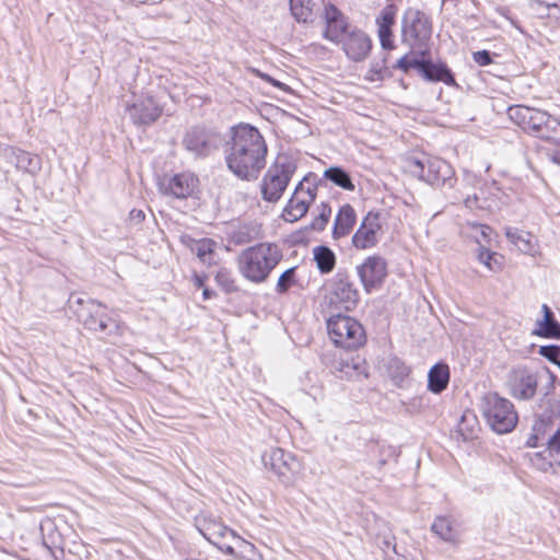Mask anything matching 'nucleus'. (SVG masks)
Instances as JSON below:
<instances>
[{
    "label": "nucleus",
    "instance_id": "obj_1",
    "mask_svg": "<svg viewBox=\"0 0 560 560\" xmlns=\"http://www.w3.org/2000/svg\"><path fill=\"white\" fill-rule=\"evenodd\" d=\"M267 145L259 130L248 124L231 128V147L226 154L230 171L241 179H255L265 167Z\"/></svg>",
    "mask_w": 560,
    "mask_h": 560
},
{
    "label": "nucleus",
    "instance_id": "obj_2",
    "mask_svg": "<svg viewBox=\"0 0 560 560\" xmlns=\"http://www.w3.org/2000/svg\"><path fill=\"white\" fill-rule=\"evenodd\" d=\"M283 257L275 243H259L243 249L237 257L240 273L249 282L262 283Z\"/></svg>",
    "mask_w": 560,
    "mask_h": 560
},
{
    "label": "nucleus",
    "instance_id": "obj_3",
    "mask_svg": "<svg viewBox=\"0 0 560 560\" xmlns=\"http://www.w3.org/2000/svg\"><path fill=\"white\" fill-rule=\"evenodd\" d=\"M510 119L524 131L541 140L560 143V120L549 113L524 105L508 109Z\"/></svg>",
    "mask_w": 560,
    "mask_h": 560
},
{
    "label": "nucleus",
    "instance_id": "obj_4",
    "mask_svg": "<svg viewBox=\"0 0 560 560\" xmlns=\"http://www.w3.org/2000/svg\"><path fill=\"white\" fill-rule=\"evenodd\" d=\"M431 37V19L418 9L406 10L401 19V43L410 48V54L427 57Z\"/></svg>",
    "mask_w": 560,
    "mask_h": 560
},
{
    "label": "nucleus",
    "instance_id": "obj_5",
    "mask_svg": "<svg viewBox=\"0 0 560 560\" xmlns=\"http://www.w3.org/2000/svg\"><path fill=\"white\" fill-rule=\"evenodd\" d=\"M70 308L78 320L89 330L95 332H113L118 329L116 322L106 313V306L102 303L81 296L71 295Z\"/></svg>",
    "mask_w": 560,
    "mask_h": 560
},
{
    "label": "nucleus",
    "instance_id": "obj_6",
    "mask_svg": "<svg viewBox=\"0 0 560 560\" xmlns=\"http://www.w3.org/2000/svg\"><path fill=\"white\" fill-rule=\"evenodd\" d=\"M482 412L487 423L499 434L511 432L518 420L514 405L497 393L483 397Z\"/></svg>",
    "mask_w": 560,
    "mask_h": 560
},
{
    "label": "nucleus",
    "instance_id": "obj_7",
    "mask_svg": "<svg viewBox=\"0 0 560 560\" xmlns=\"http://www.w3.org/2000/svg\"><path fill=\"white\" fill-rule=\"evenodd\" d=\"M410 172L431 186L452 188L455 184V172L451 164L435 156H423L409 161Z\"/></svg>",
    "mask_w": 560,
    "mask_h": 560
},
{
    "label": "nucleus",
    "instance_id": "obj_8",
    "mask_svg": "<svg viewBox=\"0 0 560 560\" xmlns=\"http://www.w3.org/2000/svg\"><path fill=\"white\" fill-rule=\"evenodd\" d=\"M296 171V163L289 156L281 155L267 170L262 183V198L269 202L278 201Z\"/></svg>",
    "mask_w": 560,
    "mask_h": 560
},
{
    "label": "nucleus",
    "instance_id": "obj_9",
    "mask_svg": "<svg viewBox=\"0 0 560 560\" xmlns=\"http://www.w3.org/2000/svg\"><path fill=\"white\" fill-rule=\"evenodd\" d=\"M327 330L330 339L337 347L348 350L357 349L365 341V332L362 325L350 316L337 314L329 317Z\"/></svg>",
    "mask_w": 560,
    "mask_h": 560
},
{
    "label": "nucleus",
    "instance_id": "obj_10",
    "mask_svg": "<svg viewBox=\"0 0 560 560\" xmlns=\"http://www.w3.org/2000/svg\"><path fill=\"white\" fill-rule=\"evenodd\" d=\"M262 464L278 477L284 486H293L301 470L298 458L280 447H273L262 454Z\"/></svg>",
    "mask_w": 560,
    "mask_h": 560
},
{
    "label": "nucleus",
    "instance_id": "obj_11",
    "mask_svg": "<svg viewBox=\"0 0 560 560\" xmlns=\"http://www.w3.org/2000/svg\"><path fill=\"white\" fill-rule=\"evenodd\" d=\"M325 301L336 311L349 312L358 305L359 292L348 275L338 272L328 285Z\"/></svg>",
    "mask_w": 560,
    "mask_h": 560
},
{
    "label": "nucleus",
    "instance_id": "obj_12",
    "mask_svg": "<svg viewBox=\"0 0 560 560\" xmlns=\"http://www.w3.org/2000/svg\"><path fill=\"white\" fill-rule=\"evenodd\" d=\"M195 526L209 542L221 551L234 532L208 513L198 514L195 517Z\"/></svg>",
    "mask_w": 560,
    "mask_h": 560
},
{
    "label": "nucleus",
    "instance_id": "obj_13",
    "mask_svg": "<svg viewBox=\"0 0 560 560\" xmlns=\"http://www.w3.org/2000/svg\"><path fill=\"white\" fill-rule=\"evenodd\" d=\"M199 179L191 172H183L165 178L160 183V190L167 196L186 199L198 190Z\"/></svg>",
    "mask_w": 560,
    "mask_h": 560
},
{
    "label": "nucleus",
    "instance_id": "obj_14",
    "mask_svg": "<svg viewBox=\"0 0 560 560\" xmlns=\"http://www.w3.org/2000/svg\"><path fill=\"white\" fill-rule=\"evenodd\" d=\"M338 45H341L346 56L354 62L364 60L372 49L370 36L357 26L348 31Z\"/></svg>",
    "mask_w": 560,
    "mask_h": 560
},
{
    "label": "nucleus",
    "instance_id": "obj_15",
    "mask_svg": "<svg viewBox=\"0 0 560 560\" xmlns=\"http://www.w3.org/2000/svg\"><path fill=\"white\" fill-rule=\"evenodd\" d=\"M323 19L326 24L324 37L335 44H339L348 31L354 27L349 24L347 16L334 4L324 7Z\"/></svg>",
    "mask_w": 560,
    "mask_h": 560
},
{
    "label": "nucleus",
    "instance_id": "obj_16",
    "mask_svg": "<svg viewBox=\"0 0 560 560\" xmlns=\"http://www.w3.org/2000/svg\"><path fill=\"white\" fill-rule=\"evenodd\" d=\"M358 276L366 292L381 285L387 275L386 260L377 255L368 257L363 264L357 267Z\"/></svg>",
    "mask_w": 560,
    "mask_h": 560
},
{
    "label": "nucleus",
    "instance_id": "obj_17",
    "mask_svg": "<svg viewBox=\"0 0 560 560\" xmlns=\"http://www.w3.org/2000/svg\"><path fill=\"white\" fill-rule=\"evenodd\" d=\"M315 196V188H305L303 182H300L282 212L283 220L295 222L304 217Z\"/></svg>",
    "mask_w": 560,
    "mask_h": 560
},
{
    "label": "nucleus",
    "instance_id": "obj_18",
    "mask_svg": "<svg viewBox=\"0 0 560 560\" xmlns=\"http://www.w3.org/2000/svg\"><path fill=\"white\" fill-rule=\"evenodd\" d=\"M538 381L527 370H514L508 381L509 394L515 399L529 400L537 390Z\"/></svg>",
    "mask_w": 560,
    "mask_h": 560
},
{
    "label": "nucleus",
    "instance_id": "obj_19",
    "mask_svg": "<svg viewBox=\"0 0 560 560\" xmlns=\"http://www.w3.org/2000/svg\"><path fill=\"white\" fill-rule=\"evenodd\" d=\"M182 143L185 150L195 158H206L215 149L212 133L199 127L189 129L185 133Z\"/></svg>",
    "mask_w": 560,
    "mask_h": 560
},
{
    "label": "nucleus",
    "instance_id": "obj_20",
    "mask_svg": "<svg viewBox=\"0 0 560 560\" xmlns=\"http://www.w3.org/2000/svg\"><path fill=\"white\" fill-rule=\"evenodd\" d=\"M381 230L378 214L369 212L362 220L359 229L352 236V244L358 249H366L378 242L377 233Z\"/></svg>",
    "mask_w": 560,
    "mask_h": 560
},
{
    "label": "nucleus",
    "instance_id": "obj_21",
    "mask_svg": "<svg viewBox=\"0 0 560 560\" xmlns=\"http://www.w3.org/2000/svg\"><path fill=\"white\" fill-rule=\"evenodd\" d=\"M397 11L398 9L394 3H387L375 19L381 47L385 50H393L395 48L393 26L396 23Z\"/></svg>",
    "mask_w": 560,
    "mask_h": 560
},
{
    "label": "nucleus",
    "instance_id": "obj_22",
    "mask_svg": "<svg viewBox=\"0 0 560 560\" xmlns=\"http://www.w3.org/2000/svg\"><path fill=\"white\" fill-rule=\"evenodd\" d=\"M127 110L136 125H151L159 119L162 114L161 107L152 97L138 100L127 107Z\"/></svg>",
    "mask_w": 560,
    "mask_h": 560
},
{
    "label": "nucleus",
    "instance_id": "obj_23",
    "mask_svg": "<svg viewBox=\"0 0 560 560\" xmlns=\"http://www.w3.org/2000/svg\"><path fill=\"white\" fill-rule=\"evenodd\" d=\"M222 552L240 560H262V556L257 548L252 542L236 535L235 532H233L228 542L223 546Z\"/></svg>",
    "mask_w": 560,
    "mask_h": 560
},
{
    "label": "nucleus",
    "instance_id": "obj_24",
    "mask_svg": "<svg viewBox=\"0 0 560 560\" xmlns=\"http://www.w3.org/2000/svg\"><path fill=\"white\" fill-rule=\"evenodd\" d=\"M4 154L19 170L36 173L40 168L39 158L21 149L8 148L4 150Z\"/></svg>",
    "mask_w": 560,
    "mask_h": 560
},
{
    "label": "nucleus",
    "instance_id": "obj_25",
    "mask_svg": "<svg viewBox=\"0 0 560 560\" xmlns=\"http://www.w3.org/2000/svg\"><path fill=\"white\" fill-rule=\"evenodd\" d=\"M505 235L522 253L532 256L537 253V240L532 233L514 228H506Z\"/></svg>",
    "mask_w": 560,
    "mask_h": 560
},
{
    "label": "nucleus",
    "instance_id": "obj_26",
    "mask_svg": "<svg viewBox=\"0 0 560 560\" xmlns=\"http://www.w3.org/2000/svg\"><path fill=\"white\" fill-rule=\"evenodd\" d=\"M355 211L350 205H343L335 220L332 235L334 238H340L350 233L355 224Z\"/></svg>",
    "mask_w": 560,
    "mask_h": 560
},
{
    "label": "nucleus",
    "instance_id": "obj_27",
    "mask_svg": "<svg viewBox=\"0 0 560 560\" xmlns=\"http://www.w3.org/2000/svg\"><path fill=\"white\" fill-rule=\"evenodd\" d=\"M541 311L544 318L537 320L538 328L534 334L544 338L560 339V324L555 319L552 311L547 304H542Z\"/></svg>",
    "mask_w": 560,
    "mask_h": 560
},
{
    "label": "nucleus",
    "instance_id": "obj_28",
    "mask_svg": "<svg viewBox=\"0 0 560 560\" xmlns=\"http://www.w3.org/2000/svg\"><path fill=\"white\" fill-rule=\"evenodd\" d=\"M450 370L444 363L434 364L428 373V389L434 394L442 393L448 385Z\"/></svg>",
    "mask_w": 560,
    "mask_h": 560
},
{
    "label": "nucleus",
    "instance_id": "obj_29",
    "mask_svg": "<svg viewBox=\"0 0 560 560\" xmlns=\"http://www.w3.org/2000/svg\"><path fill=\"white\" fill-rule=\"evenodd\" d=\"M421 73L429 81H441L447 85L455 84L451 70L444 63H434L427 59Z\"/></svg>",
    "mask_w": 560,
    "mask_h": 560
},
{
    "label": "nucleus",
    "instance_id": "obj_30",
    "mask_svg": "<svg viewBox=\"0 0 560 560\" xmlns=\"http://www.w3.org/2000/svg\"><path fill=\"white\" fill-rule=\"evenodd\" d=\"M431 530L439 538L446 542L457 544L458 542V532L453 526V522L450 517L446 516H438L431 525Z\"/></svg>",
    "mask_w": 560,
    "mask_h": 560
},
{
    "label": "nucleus",
    "instance_id": "obj_31",
    "mask_svg": "<svg viewBox=\"0 0 560 560\" xmlns=\"http://www.w3.org/2000/svg\"><path fill=\"white\" fill-rule=\"evenodd\" d=\"M314 260L320 273H329L336 265V255L327 246H316L313 249Z\"/></svg>",
    "mask_w": 560,
    "mask_h": 560
},
{
    "label": "nucleus",
    "instance_id": "obj_32",
    "mask_svg": "<svg viewBox=\"0 0 560 560\" xmlns=\"http://www.w3.org/2000/svg\"><path fill=\"white\" fill-rule=\"evenodd\" d=\"M290 9L298 22L308 23L313 21L314 3L312 0H290Z\"/></svg>",
    "mask_w": 560,
    "mask_h": 560
},
{
    "label": "nucleus",
    "instance_id": "obj_33",
    "mask_svg": "<svg viewBox=\"0 0 560 560\" xmlns=\"http://www.w3.org/2000/svg\"><path fill=\"white\" fill-rule=\"evenodd\" d=\"M324 176L326 179L332 182L335 185L346 190H354V185L352 184L349 174L341 167H329L325 171Z\"/></svg>",
    "mask_w": 560,
    "mask_h": 560
},
{
    "label": "nucleus",
    "instance_id": "obj_34",
    "mask_svg": "<svg viewBox=\"0 0 560 560\" xmlns=\"http://www.w3.org/2000/svg\"><path fill=\"white\" fill-rule=\"evenodd\" d=\"M469 236L472 237L480 246L490 243L492 229L489 225L480 223H471L468 225Z\"/></svg>",
    "mask_w": 560,
    "mask_h": 560
},
{
    "label": "nucleus",
    "instance_id": "obj_35",
    "mask_svg": "<svg viewBox=\"0 0 560 560\" xmlns=\"http://www.w3.org/2000/svg\"><path fill=\"white\" fill-rule=\"evenodd\" d=\"M295 267L287 269L278 279L276 291L280 294L288 292V290L296 283Z\"/></svg>",
    "mask_w": 560,
    "mask_h": 560
},
{
    "label": "nucleus",
    "instance_id": "obj_36",
    "mask_svg": "<svg viewBox=\"0 0 560 560\" xmlns=\"http://www.w3.org/2000/svg\"><path fill=\"white\" fill-rule=\"evenodd\" d=\"M213 242H211L210 240H200L194 245L192 252L196 253V255L202 262L210 264L211 255L213 252Z\"/></svg>",
    "mask_w": 560,
    "mask_h": 560
},
{
    "label": "nucleus",
    "instance_id": "obj_37",
    "mask_svg": "<svg viewBox=\"0 0 560 560\" xmlns=\"http://www.w3.org/2000/svg\"><path fill=\"white\" fill-rule=\"evenodd\" d=\"M340 372L349 378H355L363 374L361 371V361L359 358H352L350 361L341 363Z\"/></svg>",
    "mask_w": 560,
    "mask_h": 560
},
{
    "label": "nucleus",
    "instance_id": "obj_38",
    "mask_svg": "<svg viewBox=\"0 0 560 560\" xmlns=\"http://www.w3.org/2000/svg\"><path fill=\"white\" fill-rule=\"evenodd\" d=\"M539 354L549 360L550 362L557 364L560 362V347L559 346H541L539 349Z\"/></svg>",
    "mask_w": 560,
    "mask_h": 560
},
{
    "label": "nucleus",
    "instance_id": "obj_39",
    "mask_svg": "<svg viewBox=\"0 0 560 560\" xmlns=\"http://www.w3.org/2000/svg\"><path fill=\"white\" fill-rule=\"evenodd\" d=\"M387 71V68L385 66V60L382 62H374L371 65V68L369 70V79L371 81H380L383 80L384 73Z\"/></svg>",
    "mask_w": 560,
    "mask_h": 560
},
{
    "label": "nucleus",
    "instance_id": "obj_40",
    "mask_svg": "<svg viewBox=\"0 0 560 560\" xmlns=\"http://www.w3.org/2000/svg\"><path fill=\"white\" fill-rule=\"evenodd\" d=\"M546 452L548 453L549 457H553L560 454V428L548 440Z\"/></svg>",
    "mask_w": 560,
    "mask_h": 560
},
{
    "label": "nucleus",
    "instance_id": "obj_41",
    "mask_svg": "<svg viewBox=\"0 0 560 560\" xmlns=\"http://www.w3.org/2000/svg\"><path fill=\"white\" fill-rule=\"evenodd\" d=\"M331 209L328 205L322 203L320 212L313 222L314 229H324L330 217Z\"/></svg>",
    "mask_w": 560,
    "mask_h": 560
},
{
    "label": "nucleus",
    "instance_id": "obj_42",
    "mask_svg": "<svg viewBox=\"0 0 560 560\" xmlns=\"http://www.w3.org/2000/svg\"><path fill=\"white\" fill-rule=\"evenodd\" d=\"M465 206L469 209H490L492 207L485 199H480L478 195L468 196L465 199Z\"/></svg>",
    "mask_w": 560,
    "mask_h": 560
},
{
    "label": "nucleus",
    "instance_id": "obj_43",
    "mask_svg": "<svg viewBox=\"0 0 560 560\" xmlns=\"http://www.w3.org/2000/svg\"><path fill=\"white\" fill-rule=\"evenodd\" d=\"M478 259L481 264L487 266L490 270L495 271V268L491 266V260L495 261V253H490L485 245L480 246V250L478 254Z\"/></svg>",
    "mask_w": 560,
    "mask_h": 560
},
{
    "label": "nucleus",
    "instance_id": "obj_44",
    "mask_svg": "<svg viewBox=\"0 0 560 560\" xmlns=\"http://www.w3.org/2000/svg\"><path fill=\"white\" fill-rule=\"evenodd\" d=\"M474 61L480 67L488 66L492 62L491 54L488 50H478L472 54Z\"/></svg>",
    "mask_w": 560,
    "mask_h": 560
},
{
    "label": "nucleus",
    "instance_id": "obj_45",
    "mask_svg": "<svg viewBox=\"0 0 560 560\" xmlns=\"http://www.w3.org/2000/svg\"><path fill=\"white\" fill-rule=\"evenodd\" d=\"M410 373V369L405 365V364H398L397 365V373L393 374V380L395 381V383L399 386L402 385V383L405 382V380L408 377Z\"/></svg>",
    "mask_w": 560,
    "mask_h": 560
},
{
    "label": "nucleus",
    "instance_id": "obj_46",
    "mask_svg": "<svg viewBox=\"0 0 560 560\" xmlns=\"http://www.w3.org/2000/svg\"><path fill=\"white\" fill-rule=\"evenodd\" d=\"M217 279L220 283H222L228 291L234 289V281L230 279L229 273L226 271H221L217 275Z\"/></svg>",
    "mask_w": 560,
    "mask_h": 560
},
{
    "label": "nucleus",
    "instance_id": "obj_47",
    "mask_svg": "<svg viewBox=\"0 0 560 560\" xmlns=\"http://www.w3.org/2000/svg\"><path fill=\"white\" fill-rule=\"evenodd\" d=\"M417 57H413V58H409V65H410V69L411 68H415V69H418L420 72L422 71L423 69V66L427 61L425 57H421L419 55H416Z\"/></svg>",
    "mask_w": 560,
    "mask_h": 560
},
{
    "label": "nucleus",
    "instance_id": "obj_48",
    "mask_svg": "<svg viewBox=\"0 0 560 560\" xmlns=\"http://www.w3.org/2000/svg\"><path fill=\"white\" fill-rule=\"evenodd\" d=\"M395 68L404 71V72H408L410 70V65H409V54L402 56L400 59H398Z\"/></svg>",
    "mask_w": 560,
    "mask_h": 560
},
{
    "label": "nucleus",
    "instance_id": "obj_49",
    "mask_svg": "<svg viewBox=\"0 0 560 560\" xmlns=\"http://www.w3.org/2000/svg\"><path fill=\"white\" fill-rule=\"evenodd\" d=\"M144 212L142 210H139V209H132L129 213V219L130 221H133L136 223H140L144 220Z\"/></svg>",
    "mask_w": 560,
    "mask_h": 560
},
{
    "label": "nucleus",
    "instance_id": "obj_50",
    "mask_svg": "<svg viewBox=\"0 0 560 560\" xmlns=\"http://www.w3.org/2000/svg\"><path fill=\"white\" fill-rule=\"evenodd\" d=\"M260 78L264 79L265 81L271 83L273 86H277V88H279V89L283 90V91L287 90V85L284 83H281V82H279L276 79H272L268 74H260Z\"/></svg>",
    "mask_w": 560,
    "mask_h": 560
},
{
    "label": "nucleus",
    "instance_id": "obj_51",
    "mask_svg": "<svg viewBox=\"0 0 560 560\" xmlns=\"http://www.w3.org/2000/svg\"><path fill=\"white\" fill-rule=\"evenodd\" d=\"M550 159L553 164L560 166V152H555Z\"/></svg>",
    "mask_w": 560,
    "mask_h": 560
},
{
    "label": "nucleus",
    "instance_id": "obj_52",
    "mask_svg": "<svg viewBox=\"0 0 560 560\" xmlns=\"http://www.w3.org/2000/svg\"><path fill=\"white\" fill-rule=\"evenodd\" d=\"M537 440H538V438L536 435L532 436L528 440V445L532 446V447H536L537 446Z\"/></svg>",
    "mask_w": 560,
    "mask_h": 560
},
{
    "label": "nucleus",
    "instance_id": "obj_53",
    "mask_svg": "<svg viewBox=\"0 0 560 560\" xmlns=\"http://www.w3.org/2000/svg\"><path fill=\"white\" fill-rule=\"evenodd\" d=\"M203 296H205V299H209L211 296V292L208 289H205Z\"/></svg>",
    "mask_w": 560,
    "mask_h": 560
},
{
    "label": "nucleus",
    "instance_id": "obj_54",
    "mask_svg": "<svg viewBox=\"0 0 560 560\" xmlns=\"http://www.w3.org/2000/svg\"><path fill=\"white\" fill-rule=\"evenodd\" d=\"M491 266H493V267L495 268V270H498V269H499V264H498V261H497V260H495V261H494V260H491Z\"/></svg>",
    "mask_w": 560,
    "mask_h": 560
},
{
    "label": "nucleus",
    "instance_id": "obj_55",
    "mask_svg": "<svg viewBox=\"0 0 560 560\" xmlns=\"http://www.w3.org/2000/svg\"><path fill=\"white\" fill-rule=\"evenodd\" d=\"M385 464H386V459H381V460H380V465H381V466H384Z\"/></svg>",
    "mask_w": 560,
    "mask_h": 560
}]
</instances>
